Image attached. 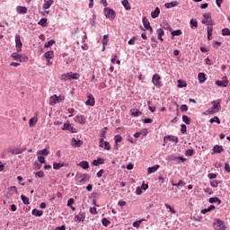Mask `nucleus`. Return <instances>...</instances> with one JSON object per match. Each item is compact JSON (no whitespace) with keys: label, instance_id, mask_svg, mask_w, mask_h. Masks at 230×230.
<instances>
[{"label":"nucleus","instance_id":"1","mask_svg":"<svg viewBox=\"0 0 230 230\" xmlns=\"http://www.w3.org/2000/svg\"><path fill=\"white\" fill-rule=\"evenodd\" d=\"M11 57L13 60H17V62H27L29 58L26 54H19V52L13 53Z\"/></svg>","mask_w":230,"mask_h":230},{"label":"nucleus","instance_id":"2","mask_svg":"<svg viewBox=\"0 0 230 230\" xmlns=\"http://www.w3.org/2000/svg\"><path fill=\"white\" fill-rule=\"evenodd\" d=\"M89 179H91V177L87 173H77L75 175L76 182H81L83 184H85V182H89Z\"/></svg>","mask_w":230,"mask_h":230},{"label":"nucleus","instance_id":"3","mask_svg":"<svg viewBox=\"0 0 230 230\" xmlns=\"http://www.w3.org/2000/svg\"><path fill=\"white\" fill-rule=\"evenodd\" d=\"M104 15L106 19H110L111 21L116 19V12L109 7L104 8Z\"/></svg>","mask_w":230,"mask_h":230},{"label":"nucleus","instance_id":"4","mask_svg":"<svg viewBox=\"0 0 230 230\" xmlns=\"http://www.w3.org/2000/svg\"><path fill=\"white\" fill-rule=\"evenodd\" d=\"M152 84L155 85V87H157L160 89V87H163V83H161V75L159 74H155L152 77Z\"/></svg>","mask_w":230,"mask_h":230},{"label":"nucleus","instance_id":"5","mask_svg":"<svg viewBox=\"0 0 230 230\" xmlns=\"http://www.w3.org/2000/svg\"><path fill=\"white\" fill-rule=\"evenodd\" d=\"M213 107L211 109H208L210 113L217 114V112H220V110L222 109V106H220V101H213L212 102Z\"/></svg>","mask_w":230,"mask_h":230},{"label":"nucleus","instance_id":"6","mask_svg":"<svg viewBox=\"0 0 230 230\" xmlns=\"http://www.w3.org/2000/svg\"><path fill=\"white\" fill-rule=\"evenodd\" d=\"M214 229L215 230H226V225L224 224V221H222L220 219H215Z\"/></svg>","mask_w":230,"mask_h":230},{"label":"nucleus","instance_id":"7","mask_svg":"<svg viewBox=\"0 0 230 230\" xmlns=\"http://www.w3.org/2000/svg\"><path fill=\"white\" fill-rule=\"evenodd\" d=\"M15 48L17 53H21V51H22V42L21 41V36L19 34L15 35Z\"/></svg>","mask_w":230,"mask_h":230},{"label":"nucleus","instance_id":"8","mask_svg":"<svg viewBox=\"0 0 230 230\" xmlns=\"http://www.w3.org/2000/svg\"><path fill=\"white\" fill-rule=\"evenodd\" d=\"M204 19L201 21L202 24H207V26H211L213 21L211 20V13H207L203 14Z\"/></svg>","mask_w":230,"mask_h":230},{"label":"nucleus","instance_id":"9","mask_svg":"<svg viewBox=\"0 0 230 230\" xmlns=\"http://www.w3.org/2000/svg\"><path fill=\"white\" fill-rule=\"evenodd\" d=\"M62 130H68L72 134H76V128L73 127V124L71 123H65L63 125Z\"/></svg>","mask_w":230,"mask_h":230},{"label":"nucleus","instance_id":"10","mask_svg":"<svg viewBox=\"0 0 230 230\" xmlns=\"http://www.w3.org/2000/svg\"><path fill=\"white\" fill-rule=\"evenodd\" d=\"M142 22L146 30L149 31L151 33L154 31V29H152V26H150V22H148V18H146V16L142 18Z\"/></svg>","mask_w":230,"mask_h":230},{"label":"nucleus","instance_id":"11","mask_svg":"<svg viewBox=\"0 0 230 230\" xmlns=\"http://www.w3.org/2000/svg\"><path fill=\"white\" fill-rule=\"evenodd\" d=\"M71 146H74L75 148H80L82 145H84V141L82 140H77L76 138L73 137L71 139Z\"/></svg>","mask_w":230,"mask_h":230},{"label":"nucleus","instance_id":"12","mask_svg":"<svg viewBox=\"0 0 230 230\" xmlns=\"http://www.w3.org/2000/svg\"><path fill=\"white\" fill-rule=\"evenodd\" d=\"M74 121H75V123H79L80 125H84L86 119L85 117H84V115H76L74 118Z\"/></svg>","mask_w":230,"mask_h":230},{"label":"nucleus","instance_id":"13","mask_svg":"<svg viewBox=\"0 0 230 230\" xmlns=\"http://www.w3.org/2000/svg\"><path fill=\"white\" fill-rule=\"evenodd\" d=\"M87 98L88 100L85 102V105H89L90 107H94V103H95L94 97L91 93H89L87 95Z\"/></svg>","mask_w":230,"mask_h":230},{"label":"nucleus","instance_id":"14","mask_svg":"<svg viewBox=\"0 0 230 230\" xmlns=\"http://www.w3.org/2000/svg\"><path fill=\"white\" fill-rule=\"evenodd\" d=\"M229 84V81L228 80H217L216 82V85H217L218 87H227V85Z\"/></svg>","mask_w":230,"mask_h":230},{"label":"nucleus","instance_id":"15","mask_svg":"<svg viewBox=\"0 0 230 230\" xmlns=\"http://www.w3.org/2000/svg\"><path fill=\"white\" fill-rule=\"evenodd\" d=\"M164 141H172V143H179V137L175 136H167L164 137Z\"/></svg>","mask_w":230,"mask_h":230},{"label":"nucleus","instance_id":"16","mask_svg":"<svg viewBox=\"0 0 230 230\" xmlns=\"http://www.w3.org/2000/svg\"><path fill=\"white\" fill-rule=\"evenodd\" d=\"M159 164L154 165L152 167H148L147 174L150 175L151 173H155L156 171L159 170Z\"/></svg>","mask_w":230,"mask_h":230},{"label":"nucleus","instance_id":"17","mask_svg":"<svg viewBox=\"0 0 230 230\" xmlns=\"http://www.w3.org/2000/svg\"><path fill=\"white\" fill-rule=\"evenodd\" d=\"M17 13H28V8L26 6L18 5L16 7Z\"/></svg>","mask_w":230,"mask_h":230},{"label":"nucleus","instance_id":"18","mask_svg":"<svg viewBox=\"0 0 230 230\" xmlns=\"http://www.w3.org/2000/svg\"><path fill=\"white\" fill-rule=\"evenodd\" d=\"M159 13H161V9H159V7H155V11L151 13L152 19H157V17H159Z\"/></svg>","mask_w":230,"mask_h":230},{"label":"nucleus","instance_id":"19","mask_svg":"<svg viewBox=\"0 0 230 230\" xmlns=\"http://www.w3.org/2000/svg\"><path fill=\"white\" fill-rule=\"evenodd\" d=\"M37 155H41L43 157H46V156L49 155V150H48V148L40 150L37 152Z\"/></svg>","mask_w":230,"mask_h":230},{"label":"nucleus","instance_id":"20","mask_svg":"<svg viewBox=\"0 0 230 230\" xmlns=\"http://www.w3.org/2000/svg\"><path fill=\"white\" fill-rule=\"evenodd\" d=\"M178 5H179V2H177V1H172L171 3H166L164 4L165 8H168V9L175 8V6H178Z\"/></svg>","mask_w":230,"mask_h":230},{"label":"nucleus","instance_id":"21","mask_svg":"<svg viewBox=\"0 0 230 230\" xmlns=\"http://www.w3.org/2000/svg\"><path fill=\"white\" fill-rule=\"evenodd\" d=\"M54 57H55V54L53 50L47 51L44 54V58H46V60H51V58H53Z\"/></svg>","mask_w":230,"mask_h":230},{"label":"nucleus","instance_id":"22","mask_svg":"<svg viewBox=\"0 0 230 230\" xmlns=\"http://www.w3.org/2000/svg\"><path fill=\"white\" fill-rule=\"evenodd\" d=\"M52 4H53V0L45 1V3L43 4V10H49Z\"/></svg>","mask_w":230,"mask_h":230},{"label":"nucleus","instance_id":"23","mask_svg":"<svg viewBox=\"0 0 230 230\" xmlns=\"http://www.w3.org/2000/svg\"><path fill=\"white\" fill-rule=\"evenodd\" d=\"M131 116H134L135 118H137L138 116H141L142 112L139 111L137 109H131L130 110Z\"/></svg>","mask_w":230,"mask_h":230},{"label":"nucleus","instance_id":"24","mask_svg":"<svg viewBox=\"0 0 230 230\" xmlns=\"http://www.w3.org/2000/svg\"><path fill=\"white\" fill-rule=\"evenodd\" d=\"M31 213L33 217H42V215L44 214V211L39 210L37 208H33Z\"/></svg>","mask_w":230,"mask_h":230},{"label":"nucleus","instance_id":"25","mask_svg":"<svg viewBox=\"0 0 230 230\" xmlns=\"http://www.w3.org/2000/svg\"><path fill=\"white\" fill-rule=\"evenodd\" d=\"M37 121H38V119L37 117H32L31 119H30L29 120V127L31 128H33L37 125Z\"/></svg>","mask_w":230,"mask_h":230},{"label":"nucleus","instance_id":"26","mask_svg":"<svg viewBox=\"0 0 230 230\" xmlns=\"http://www.w3.org/2000/svg\"><path fill=\"white\" fill-rule=\"evenodd\" d=\"M103 163H105L103 158H98L97 160L93 161V166H100V164H103Z\"/></svg>","mask_w":230,"mask_h":230},{"label":"nucleus","instance_id":"27","mask_svg":"<svg viewBox=\"0 0 230 230\" xmlns=\"http://www.w3.org/2000/svg\"><path fill=\"white\" fill-rule=\"evenodd\" d=\"M198 80H199V84H204V82H206V74L199 73L198 75Z\"/></svg>","mask_w":230,"mask_h":230},{"label":"nucleus","instance_id":"28","mask_svg":"<svg viewBox=\"0 0 230 230\" xmlns=\"http://www.w3.org/2000/svg\"><path fill=\"white\" fill-rule=\"evenodd\" d=\"M78 166L83 168V170H87V169H89V162L82 161L81 163L78 164Z\"/></svg>","mask_w":230,"mask_h":230},{"label":"nucleus","instance_id":"29","mask_svg":"<svg viewBox=\"0 0 230 230\" xmlns=\"http://www.w3.org/2000/svg\"><path fill=\"white\" fill-rule=\"evenodd\" d=\"M208 202L210 204H215V203H217L218 205L222 204V200H220V199L217 197L208 199Z\"/></svg>","mask_w":230,"mask_h":230},{"label":"nucleus","instance_id":"30","mask_svg":"<svg viewBox=\"0 0 230 230\" xmlns=\"http://www.w3.org/2000/svg\"><path fill=\"white\" fill-rule=\"evenodd\" d=\"M213 151L215 154H222V152H224V147H222V146H215Z\"/></svg>","mask_w":230,"mask_h":230},{"label":"nucleus","instance_id":"31","mask_svg":"<svg viewBox=\"0 0 230 230\" xmlns=\"http://www.w3.org/2000/svg\"><path fill=\"white\" fill-rule=\"evenodd\" d=\"M56 103L58 102L57 101V94H54L49 98V105H56Z\"/></svg>","mask_w":230,"mask_h":230},{"label":"nucleus","instance_id":"32","mask_svg":"<svg viewBox=\"0 0 230 230\" xmlns=\"http://www.w3.org/2000/svg\"><path fill=\"white\" fill-rule=\"evenodd\" d=\"M215 209V205H211L208 208H204L201 210L202 215H206V213H209V211H213Z\"/></svg>","mask_w":230,"mask_h":230},{"label":"nucleus","instance_id":"33","mask_svg":"<svg viewBox=\"0 0 230 230\" xmlns=\"http://www.w3.org/2000/svg\"><path fill=\"white\" fill-rule=\"evenodd\" d=\"M60 79L64 80L65 82L67 80H71L70 72L61 75Z\"/></svg>","mask_w":230,"mask_h":230},{"label":"nucleus","instance_id":"34","mask_svg":"<svg viewBox=\"0 0 230 230\" xmlns=\"http://www.w3.org/2000/svg\"><path fill=\"white\" fill-rule=\"evenodd\" d=\"M156 33L158 35L159 40L163 41V35H164V31L163 29H157Z\"/></svg>","mask_w":230,"mask_h":230},{"label":"nucleus","instance_id":"35","mask_svg":"<svg viewBox=\"0 0 230 230\" xmlns=\"http://www.w3.org/2000/svg\"><path fill=\"white\" fill-rule=\"evenodd\" d=\"M80 78V74L70 72V80H78Z\"/></svg>","mask_w":230,"mask_h":230},{"label":"nucleus","instance_id":"36","mask_svg":"<svg viewBox=\"0 0 230 230\" xmlns=\"http://www.w3.org/2000/svg\"><path fill=\"white\" fill-rule=\"evenodd\" d=\"M38 24L40 26H42V28H46L47 24H48V19L46 18H42L39 22Z\"/></svg>","mask_w":230,"mask_h":230},{"label":"nucleus","instance_id":"37","mask_svg":"<svg viewBox=\"0 0 230 230\" xmlns=\"http://www.w3.org/2000/svg\"><path fill=\"white\" fill-rule=\"evenodd\" d=\"M122 5L124 6L125 10H131L130 4L128 3V0H123Z\"/></svg>","mask_w":230,"mask_h":230},{"label":"nucleus","instance_id":"38","mask_svg":"<svg viewBox=\"0 0 230 230\" xmlns=\"http://www.w3.org/2000/svg\"><path fill=\"white\" fill-rule=\"evenodd\" d=\"M13 193H17V187H15V186H13L8 189L9 195H13Z\"/></svg>","mask_w":230,"mask_h":230},{"label":"nucleus","instance_id":"39","mask_svg":"<svg viewBox=\"0 0 230 230\" xmlns=\"http://www.w3.org/2000/svg\"><path fill=\"white\" fill-rule=\"evenodd\" d=\"M115 145H118V143H121L123 141V137L120 135H116L114 137Z\"/></svg>","mask_w":230,"mask_h":230},{"label":"nucleus","instance_id":"40","mask_svg":"<svg viewBox=\"0 0 230 230\" xmlns=\"http://www.w3.org/2000/svg\"><path fill=\"white\" fill-rule=\"evenodd\" d=\"M165 208L166 209H169V212L172 213V215H175L176 211L175 208H172L168 203H165Z\"/></svg>","mask_w":230,"mask_h":230},{"label":"nucleus","instance_id":"41","mask_svg":"<svg viewBox=\"0 0 230 230\" xmlns=\"http://www.w3.org/2000/svg\"><path fill=\"white\" fill-rule=\"evenodd\" d=\"M100 147L104 148V150H111V143L106 141L102 144V146Z\"/></svg>","mask_w":230,"mask_h":230},{"label":"nucleus","instance_id":"42","mask_svg":"<svg viewBox=\"0 0 230 230\" xmlns=\"http://www.w3.org/2000/svg\"><path fill=\"white\" fill-rule=\"evenodd\" d=\"M38 155V161L39 163H40L41 164H46V158L40 155Z\"/></svg>","mask_w":230,"mask_h":230},{"label":"nucleus","instance_id":"43","mask_svg":"<svg viewBox=\"0 0 230 230\" xmlns=\"http://www.w3.org/2000/svg\"><path fill=\"white\" fill-rule=\"evenodd\" d=\"M62 166H64V164L54 163V164H53L54 170H60V168H62Z\"/></svg>","mask_w":230,"mask_h":230},{"label":"nucleus","instance_id":"44","mask_svg":"<svg viewBox=\"0 0 230 230\" xmlns=\"http://www.w3.org/2000/svg\"><path fill=\"white\" fill-rule=\"evenodd\" d=\"M21 199H22L23 204H26V205L30 204V199H28V197H26V196H24V195L22 194V195L21 196Z\"/></svg>","mask_w":230,"mask_h":230},{"label":"nucleus","instance_id":"45","mask_svg":"<svg viewBox=\"0 0 230 230\" xmlns=\"http://www.w3.org/2000/svg\"><path fill=\"white\" fill-rule=\"evenodd\" d=\"M107 44H109V35L105 34L102 40V46H107Z\"/></svg>","mask_w":230,"mask_h":230},{"label":"nucleus","instance_id":"46","mask_svg":"<svg viewBox=\"0 0 230 230\" xmlns=\"http://www.w3.org/2000/svg\"><path fill=\"white\" fill-rule=\"evenodd\" d=\"M212 35H213V28L209 27V28H208V40H211Z\"/></svg>","mask_w":230,"mask_h":230},{"label":"nucleus","instance_id":"47","mask_svg":"<svg viewBox=\"0 0 230 230\" xmlns=\"http://www.w3.org/2000/svg\"><path fill=\"white\" fill-rule=\"evenodd\" d=\"M195 154V151L193 149H188L185 152V155H187V157H191V155H193Z\"/></svg>","mask_w":230,"mask_h":230},{"label":"nucleus","instance_id":"48","mask_svg":"<svg viewBox=\"0 0 230 230\" xmlns=\"http://www.w3.org/2000/svg\"><path fill=\"white\" fill-rule=\"evenodd\" d=\"M182 121H183V123H186V125H190V119L187 115L182 116Z\"/></svg>","mask_w":230,"mask_h":230},{"label":"nucleus","instance_id":"49","mask_svg":"<svg viewBox=\"0 0 230 230\" xmlns=\"http://www.w3.org/2000/svg\"><path fill=\"white\" fill-rule=\"evenodd\" d=\"M172 37H179V35H182V31H181V30L173 31L172 32Z\"/></svg>","mask_w":230,"mask_h":230},{"label":"nucleus","instance_id":"50","mask_svg":"<svg viewBox=\"0 0 230 230\" xmlns=\"http://www.w3.org/2000/svg\"><path fill=\"white\" fill-rule=\"evenodd\" d=\"M53 44H55V40H50L49 41L45 43L44 48H51V46H53Z\"/></svg>","mask_w":230,"mask_h":230},{"label":"nucleus","instance_id":"51","mask_svg":"<svg viewBox=\"0 0 230 230\" xmlns=\"http://www.w3.org/2000/svg\"><path fill=\"white\" fill-rule=\"evenodd\" d=\"M187 84L186 82L182 81V80H178V87L182 88V87H187Z\"/></svg>","mask_w":230,"mask_h":230},{"label":"nucleus","instance_id":"52","mask_svg":"<svg viewBox=\"0 0 230 230\" xmlns=\"http://www.w3.org/2000/svg\"><path fill=\"white\" fill-rule=\"evenodd\" d=\"M210 123H217V125H220V119H218V117H214L212 119H210L209 120Z\"/></svg>","mask_w":230,"mask_h":230},{"label":"nucleus","instance_id":"53","mask_svg":"<svg viewBox=\"0 0 230 230\" xmlns=\"http://www.w3.org/2000/svg\"><path fill=\"white\" fill-rule=\"evenodd\" d=\"M102 226H104L105 227H107V226H110V225H111V221H109V219H107V218H102Z\"/></svg>","mask_w":230,"mask_h":230},{"label":"nucleus","instance_id":"54","mask_svg":"<svg viewBox=\"0 0 230 230\" xmlns=\"http://www.w3.org/2000/svg\"><path fill=\"white\" fill-rule=\"evenodd\" d=\"M64 100H66V97L64 95H59V96L57 95L58 103L64 102Z\"/></svg>","mask_w":230,"mask_h":230},{"label":"nucleus","instance_id":"55","mask_svg":"<svg viewBox=\"0 0 230 230\" xmlns=\"http://www.w3.org/2000/svg\"><path fill=\"white\" fill-rule=\"evenodd\" d=\"M91 26H96V15H93V19L90 21Z\"/></svg>","mask_w":230,"mask_h":230},{"label":"nucleus","instance_id":"56","mask_svg":"<svg viewBox=\"0 0 230 230\" xmlns=\"http://www.w3.org/2000/svg\"><path fill=\"white\" fill-rule=\"evenodd\" d=\"M222 35H224V36L230 35V30L227 29V28L223 29L222 30Z\"/></svg>","mask_w":230,"mask_h":230},{"label":"nucleus","instance_id":"57","mask_svg":"<svg viewBox=\"0 0 230 230\" xmlns=\"http://www.w3.org/2000/svg\"><path fill=\"white\" fill-rule=\"evenodd\" d=\"M141 222H143V219L134 222L133 227H137V229L139 228V226H141Z\"/></svg>","mask_w":230,"mask_h":230},{"label":"nucleus","instance_id":"58","mask_svg":"<svg viewBox=\"0 0 230 230\" xmlns=\"http://www.w3.org/2000/svg\"><path fill=\"white\" fill-rule=\"evenodd\" d=\"M136 40H137V38L133 37L131 40L128 41V44H129V46H134V44H136Z\"/></svg>","mask_w":230,"mask_h":230},{"label":"nucleus","instance_id":"59","mask_svg":"<svg viewBox=\"0 0 230 230\" xmlns=\"http://www.w3.org/2000/svg\"><path fill=\"white\" fill-rule=\"evenodd\" d=\"M190 26L191 28H197L199 26V23L197 22V21L190 20Z\"/></svg>","mask_w":230,"mask_h":230},{"label":"nucleus","instance_id":"60","mask_svg":"<svg viewBox=\"0 0 230 230\" xmlns=\"http://www.w3.org/2000/svg\"><path fill=\"white\" fill-rule=\"evenodd\" d=\"M204 192L208 193V195H213V190H211V188L204 189Z\"/></svg>","mask_w":230,"mask_h":230},{"label":"nucleus","instance_id":"61","mask_svg":"<svg viewBox=\"0 0 230 230\" xmlns=\"http://www.w3.org/2000/svg\"><path fill=\"white\" fill-rule=\"evenodd\" d=\"M143 189L141 187H137L136 189V195H142Z\"/></svg>","mask_w":230,"mask_h":230},{"label":"nucleus","instance_id":"62","mask_svg":"<svg viewBox=\"0 0 230 230\" xmlns=\"http://www.w3.org/2000/svg\"><path fill=\"white\" fill-rule=\"evenodd\" d=\"M184 181H180L178 183H172V186H185Z\"/></svg>","mask_w":230,"mask_h":230},{"label":"nucleus","instance_id":"63","mask_svg":"<svg viewBox=\"0 0 230 230\" xmlns=\"http://www.w3.org/2000/svg\"><path fill=\"white\" fill-rule=\"evenodd\" d=\"M210 186H212V188H218V181H212L210 182Z\"/></svg>","mask_w":230,"mask_h":230},{"label":"nucleus","instance_id":"64","mask_svg":"<svg viewBox=\"0 0 230 230\" xmlns=\"http://www.w3.org/2000/svg\"><path fill=\"white\" fill-rule=\"evenodd\" d=\"M105 134H107V128L102 129L101 137H105Z\"/></svg>","mask_w":230,"mask_h":230}]
</instances>
